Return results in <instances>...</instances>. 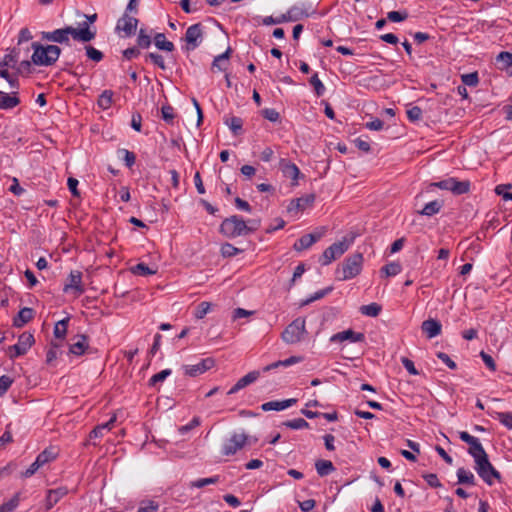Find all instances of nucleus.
<instances>
[{"label": "nucleus", "instance_id": "nucleus-1", "mask_svg": "<svg viewBox=\"0 0 512 512\" xmlns=\"http://www.w3.org/2000/svg\"><path fill=\"white\" fill-rule=\"evenodd\" d=\"M41 36L43 40L60 44L68 45L70 42V37L76 41L87 43L95 38L96 30L90 29L88 23L84 22L80 25L79 28L66 26L51 32H42Z\"/></svg>", "mask_w": 512, "mask_h": 512}, {"label": "nucleus", "instance_id": "nucleus-2", "mask_svg": "<svg viewBox=\"0 0 512 512\" xmlns=\"http://www.w3.org/2000/svg\"><path fill=\"white\" fill-rule=\"evenodd\" d=\"M31 47L34 50L32 62L35 65L51 66L58 60L61 54V48L57 45L44 46L38 42H33Z\"/></svg>", "mask_w": 512, "mask_h": 512}, {"label": "nucleus", "instance_id": "nucleus-3", "mask_svg": "<svg viewBox=\"0 0 512 512\" xmlns=\"http://www.w3.org/2000/svg\"><path fill=\"white\" fill-rule=\"evenodd\" d=\"M20 51L18 48H13L0 60V77L5 79L11 88H18L19 81L16 74L9 73V67L14 68L19 61Z\"/></svg>", "mask_w": 512, "mask_h": 512}, {"label": "nucleus", "instance_id": "nucleus-4", "mask_svg": "<svg viewBox=\"0 0 512 512\" xmlns=\"http://www.w3.org/2000/svg\"><path fill=\"white\" fill-rule=\"evenodd\" d=\"M220 232L228 238L248 235V224L238 215L224 219L220 225Z\"/></svg>", "mask_w": 512, "mask_h": 512}, {"label": "nucleus", "instance_id": "nucleus-5", "mask_svg": "<svg viewBox=\"0 0 512 512\" xmlns=\"http://www.w3.org/2000/svg\"><path fill=\"white\" fill-rule=\"evenodd\" d=\"M305 333V319L298 317L282 332V339L287 344H296L303 339Z\"/></svg>", "mask_w": 512, "mask_h": 512}, {"label": "nucleus", "instance_id": "nucleus-6", "mask_svg": "<svg viewBox=\"0 0 512 512\" xmlns=\"http://www.w3.org/2000/svg\"><path fill=\"white\" fill-rule=\"evenodd\" d=\"M353 242V238L347 240L343 238L341 241L333 243L328 248H326L320 258V262L322 265H329L332 261L341 257L350 247Z\"/></svg>", "mask_w": 512, "mask_h": 512}, {"label": "nucleus", "instance_id": "nucleus-7", "mask_svg": "<svg viewBox=\"0 0 512 512\" xmlns=\"http://www.w3.org/2000/svg\"><path fill=\"white\" fill-rule=\"evenodd\" d=\"M363 255L354 253L347 257L342 264V277L340 280H349L356 277L362 270Z\"/></svg>", "mask_w": 512, "mask_h": 512}, {"label": "nucleus", "instance_id": "nucleus-8", "mask_svg": "<svg viewBox=\"0 0 512 512\" xmlns=\"http://www.w3.org/2000/svg\"><path fill=\"white\" fill-rule=\"evenodd\" d=\"M475 470L480 478L488 485L493 484V478L500 480V473L493 467L487 456H482L477 462H475Z\"/></svg>", "mask_w": 512, "mask_h": 512}, {"label": "nucleus", "instance_id": "nucleus-9", "mask_svg": "<svg viewBox=\"0 0 512 512\" xmlns=\"http://www.w3.org/2000/svg\"><path fill=\"white\" fill-rule=\"evenodd\" d=\"M35 339L33 334L30 332H23L19 338L18 342L15 345H12L8 348V354L11 359L22 356L27 353V351L34 344Z\"/></svg>", "mask_w": 512, "mask_h": 512}, {"label": "nucleus", "instance_id": "nucleus-10", "mask_svg": "<svg viewBox=\"0 0 512 512\" xmlns=\"http://www.w3.org/2000/svg\"><path fill=\"white\" fill-rule=\"evenodd\" d=\"M459 437L463 442L469 445L468 453L474 458L475 462L482 458V456H487L478 438L470 435L466 431L459 432Z\"/></svg>", "mask_w": 512, "mask_h": 512}, {"label": "nucleus", "instance_id": "nucleus-11", "mask_svg": "<svg viewBox=\"0 0 512 512\" xmlns=\"http://www.w3.org/2000/svg\"><path fill=\"white\" fill-rule=\"evenodd\" d=\"M248 436L244 433H234L222 446V454L225 456L234 455L246 444Z\"/></svg>", "mask_w": 512, "mask_h": 512}, {"label": "nucleus", "instance_id": "nucleus-12", "mask_svg": "<svg viewBox=\"0 0 512 512\" xmlns=\"http://www.w3.org/2000/svg\"><path fill=\"white\" fill-rule=\"evenodd\" d=\"M138 23L139 20L136 17L124 12L123 16L117 21L115 31L118 33L122 32L123 37H130L135 33Z\"/></svg>", "mask_w": 512, "mask_h": 512}, {"label": "nucleus", "instance_id": "nucleus-13", "mask_svg": "<svg viewBox=\"0 0 512 512\" xmlns=\"http://www.w3.org/2000/svg\"><path fill=\"white\" fill-rule=\"evenodd\" d=\"M203 38V29L200 23H196L188 27L185 33V41L187 42L186 50L191 51L196 49Z\"/></svg>", "mask_w": 512, "mask_h": 512}, {"label": "nucleus", "instance_id": "nucleus-14", "mask_svg": "<svg viewBox=\"0 0 512 512\" xmlns=\"http://www.w3.org/2000/svg\"><path fill=\"white\" fill-rule=\"evenodd\" d=\"M64 292L73 291L76 296H80L85 292L84 286L82 284V272L78 270H73L70 272L67 282L63 288Z\"/></svg>", "mask_w": 512, "mask_h": 512}, {"label": "nucleus", "instance_id": "nucleus-15", "mask_svg": "<svg viewBox=\"0 0 512 512\" xmlns=\"http://www.w3.org/2000/svg\"><path fill=\"white\" fill-rule=\"evenodd\" d=\"M215 365V361L213 358H205L200 362L194 365H184L183 370L185 375L189 377L199 376L206 371L210 370Z\"/></svg>", "mask_w": 512, "mask_h": 512}, {"label": "nucleus", "instance_id": "nucleus-16", "mask_svg": "<svg viewBox=\"0 0 512 512\" xmlns=\"http://www.w3.org/2000/svg\"><path fill=\"white\" fill-rule=\"evenodd\" d=\"M346 340H349L350 342H363L365 340V335L360 332H355L352 329H347L333 334L330 337V342L332 343H341Z\"/></svg>", "mask_w": 512, "mask_h": 512}, {"label": "nucleus", "instance_id": "nucleus-17", "mask_svg": "<svg viewBox=\"0 0 512 512\" xmlns=\"http://www.w3.org/2000/svg\"><path fill=\"white\" fill-rule=\"evenodd\" d=\"M315 198H316L315 194L311 193V194H306L302 197L293 199L287 208L288 212H290V213L296 212L297 213L299 211L305 210L307 207H310L313 205Z\"/></svg>", "mask_w": 512, "mask_h": 512}, {"label": "nucleus", "instance_id": "nucleus-18", "mask_svg": "<svg viewBox=\"0 0 512 512\" xmlns=\"http://www.w3.org/2000/svg\"><path fill=\"white\" fill-rule=\"evenodd\" d=\"M260 376L259 371H251L242 378H240L234 386L228 391V395H232L245 388L246 386L254 383Z\"/></svg>", "mask_w": 512, "mask_h": 512}, {"label": "nucleus", "instance_id": "nucleus-19", "mask_svg": "<svg viewBox=\"0 0 512 512\" xmlns=\"http://www.w3.org/2000/svg\"><path fill=\"white\" fill-rule=\"evenodd\" d=\"M322 233H309L299 238L293 245L296 251H303L310 248L314 243L321 239Z\"/></svg>", "mask_w": 512, "mask_h": 512}, {"label": "nucleus", "instance_id": "nucleus-20", "mask_svg": "<svg viewBox=\"0 0 512 512\" xmlns=\"http://www.w3.org/2000/svg\"><path fill=\"white\" fill-rule=\"evenodd\" d=\"M279 168L285 177L290 178L294 181L293 185L297 184V180L300 175V170L294 163H291L286 159H281L279 162Z\"/></svg>", "mask_w": 512, "mask_h": 512}, {"label": "nucleus", "instance_id": "nucleus-21", "mask_svg": "<svg viewBox=\"0 0 512 512\" xmlns=\"http://www.w3.org/2000/svg\"><path fill=\"white\" fill-rule=\"evenodd\" d=\"M20 103L18 92L5 93L0 90V109L9 110Z\"/></svg>", "mask_w": 512, "mask_h": 512}, {"label": "nucleus", "instance_id": "nucleus-22", "mask_svg": "<svg viewBox=\"0 0 512 512\" xmlns=\"http://www.w3.org/2000/svg\"><path fill=\"white\" fill-rule=\"evenodd\" d=\"M296 402H297V399H295V398L286 399V400H282V401H278V400L269 401V402L263 403L261 405V409L263 411H281V410L291 407Z\"/></svg>", "mask_w": 512, "mask_h": 512}, {"label": "nucleus", "instance_id": "nucleus-23", "mask_svg": "<svg viewBox=\"0 0 512 512\" xmlns=\"http://www.w3.org/2000/svg\"><path fill=\"white\" fill-rule=\"evenodd\" d=\"M421 329L426 334L427 338L431 339L441 333L442 325L438 320L430 318L423 321Z\"/></svg>", "mask_w": 512, "mask_h": 512}, {"label": "nucleus", "instance_id": "nucleus-24", "mask_svg": "<svg viewBox=\"0 0 512 512\" xmlns=\"http://www.w3.org/2000/svg\"><path fill=\"white\" fill-rule=\"evenodd\" d=\"M77 341L69 346V353L75 356H81L88 348V337L86 335H77Z\"/></svg>", "mask_w": 512, "mask_h": 512}, {"label": "nucleus", "instance_id": "nucleus-25", "mask_svg": "<svg viewBox=\"0 0 512 512\" xmlns=\"http://www.w3.org/2000/svg\"><path fill=\"white\" fill-rule=\"evenodd\" d=\"M34 316V311L32 308L24 307L19 312L18 315L14 318V326L22 327L26 323H28Z\"/></svg>", "mask_w": 512, "mask_h": 512}, {"label": "nucleus", "instance_id": "nucleus-26", "mask_svg": "<svg viewBox=\"0 0 512 512\" xmlns=\"http://www.w3.org/2000/svg\"><path fill=\"white\" fill-rule=\"evenodd\" d=\"M116 421V416H113L109 421L106 423L97 425L90 433H89V439H95L102 437L104 434V431H109L113 428L114 423Z\"/></svg>", "mask_w": 512, "mask_h": 512}, {"label": "nucleus", "instance_id": "nucleus-27", "mask_svg": "<svg viewBox=\"0 0 512 512\" xmlns=\"http://www.w3.org/2000/svg\"><path fill=\"white\" fill-rule=\"evenodd\" d=\"M69 320H70V318L66 317V318L58 321L54 326L53 334H54V337L59 340L58 342L63 343V341L66 337V334H67Z\"/></svg>", "mask_w": 512, "mask_h": 512}, {"label": "nucleus", "instance_id": "nucleus-28", "mask_svg": "<svg viewBox=\"0 0 512 512\" xmlns=\"http://www.w3.org/2000/svg\"><path fill=\"white\" fill-rule=\"evenodd\" d=\"M315 469L320 477L327 476L335 471V467L330 460L319 459L315 462Z\"/></svg>", "mask_w": 512, "mask_h": 512}, {"label": "nucleus", "instance_id": "nucleus-29", "mask_svg": "<svg viewBox=\"0 0 512 512\" xmlns=\"http://www.w3.org/2000/svg\"><path fill=\"white\" fill-rule=\"evenodd\" d=\"M63 343L52 341L50 347L46 352V363L48 365H52L53 362L58 358V356L62 353L61 347Z\"/></svg>", "mask_w": 512, "mask_h": 512}, {"label": "nucleus", "instance_id": "nucleus-30", "mask_svg": "<svg viewBox=\"0 0 512 512\" xmlns=\"http://www.w3.org/2000/svg\"><path fill=\"white\" fill-rule=\"evenodd\" d=\"M154 44L159 50L172 52L175 49L173 42L168 41L163 33L154 36Z\"/></svg>", "mask_w": 512, "mask_h": 512}, {"label": "nucleus", "instance_id": "nucleus-31", "mask_svg": "<svg viewBox=\"0 0 512 512\" xmlns=\"http://www.w3.org/2000/svg\"><path fill=\"white\" fill-rule=\"evenodd\" d=\"M488 414L495 417L499 422L505 426L508 430H512V413L511 412H497L488 411Z\"/></svg>", "mask_w": 512, "mask_h": 512}, {"label": "nucleus", "instance_id": "nucleus-32", "mask_svg": "<svg viewBox=\"0 0 512 512\" xmlns=\"http://www.w3.org/2000/svg\"><path fill=\"white\" fill-rule=\"evenodd\" d=\"M443 207V202L439 200H434L427 203L419 213L424 216H433L440 212Z\"/></svg>", "mask_w": 512, "mask_h": 512}, {"label": "nucleus", "instance_id": "nucleus-33", "mask_svg": "<svg viewBox=\"0 0 512 512\" xmlns=\"http://www.w3.org/2000/svg\"><path fill=\"white\" fill-rule=\"evenodd\" d=\"M301 360H302L301 357L291 356L288 359L276 361V362H274L272 364H269V365L265 366L263 368V371L264 372H268V371L276 369V368H278L280 366L287 367V366L296 364V363L300 362Z\"/></svg>", "mask_w": 512, "mask_h": 512}, {"label": "nucleus", "instance_id": "nucleus-34", "mask_svg": "<svg viewBox=\"0 0 512 512\" xmlns=\"http://www.w3.org/2000/svg\"><path fill=\"white\" fill-rule=\"evenodd\" d=\"M113 96L114 92L112 90H104L98 98V106L103 110L109 109L113 104Z\"/></svg>", "mask_w": 512, "mask_h": 512}, {"label": "nucleus", "instance_id": "nucleus-35", "mask_svg": "<svg viewBox=\"0 0 512 512\" xmlns=\"http://www.w3.org/2000/svg\"><path fill=\"white\" fill-rule=\"evenodd\" d=\"M224 123L230 128L234 135H238L242 132L243 120L237 116L227 117Z\"/></svg>", "mask_w": 512, "mask_h": 512}, {"label": "nucleus", "instance_id": "nucleus-36", "mask_svg": "<svg viewBox=\"0 0 512 512\" xmlns=\"http://www.w3.org/2000/svg\"><path fill=\"white\" fill-rule=\"evenodd\" d=\"M496 63L498 68L505 70L512 66V53L508 51H502L496 56Z\"/></svg>", "mask_w": 512, "mask_h": 512}, {"label": "nucleus", "instance_id": "nucleus-37", "mask_svg": "<svg viewBox=\"0 0 512 512\" xmlns=\"http://www.w3.org/2000/svg\"><path fill=\"white\" fill-rule=\"evenodd\" d=\"M457 478L459 484L475 485V477L472 472L461 467L457 470Z\"/></svg>", "mask_w": 512, "mask_h": 512}, {"label": "nucleus", "instance_id": "nucleus-38", "mask_svg": "<svg viewBox=\"0 0 512 512\" xmlns=\"http://www.w3.org/2000/svg\"><path fill=\"white\" fill-rule=\"evenodd\" d=\"M402 270V266L399 262H390L383 266L380 270L382 276L391 277L398 275Z\"/></svg>", "mask_w": 512, "mask_h": 512}, {"label": "nucleus", "instance_id": "nucleus-39", "mask_svg": "<svg viewBox=\"0 0 512 512\" xmlns=\"http://www.w3.org/2000/svg\"><path fill=\"white\" fill-rule=\"evenodd\" d=\"M219 481H220V476L219 475H215V476H212V477H209V478H201V479H197V480L191 481L188 484V486L190 488H203V487H205L207 485L217 484Z\"/></svg>", "mask_w": 512, "mask_h": 512}, {"label": "nucleus", "instance_id": "nucleus-40", "mask_svg": "<svg viewBox=\"0 0 512 512\" xmlns=\"http://www.w3.org/2000/svg\"><path fill=\"white\" fill-rule=\"evenodd\" d=\"M452 192L455 195H462L469 191L470 182L469 181H458L456 178L452 179Z\"/></svg>", "mask_w": 512, "mask_h": 512}, {"label": "nucleus", "instance_id": "nucleus-41", "mask_svg": "<svg viewBox=\"0 0 512 512\" xmlns=\"http://www.w3.org/2000/svg\"><path fill=\"white\" fill-rule=\"evenodd\" d=\"M381 310V306L377 303H370L368 305H363L360 307V312L363 315L369 317H377L380 314Z\"/></svg>", "mask_w": 512, "mask_h": 512}, {"label": "nucleus", "instance_id": "nucleus-42", "mask_svg": "<svg viewBox=\"0 0 512 512\" xmlns=\"http://www.w3.org/2000/svg\"><path fill=\"white\" fill-rule=\"evenodd\" d=\"M20 503V493H16L9 501L0 505V512H12Z\"/></svg>", "mask_w": 512, "mask_h": 512}, {"label": "nucleus", "instance_id": "nucleus-43", "mask_svg": "<svg viewBox=\"0 0 512 512\" xmlns=\"http://www.w3.org/2000/svg\"><path fill=\"white\" fill-rule=\"evenodd\" d=\"M151 45V36L147 34L146 29L141 28L137 37V46L142 49H147Z\"/></svg>", "mask_w": 512, "mask_h": 512}, {"label": "nucleus", "instance_id": "nucleus-44", "mask_svg": "<svg viewBox=\"0 0 512 512\" xmlns=\"http://www.w3.org/2000/svg\"><path fill=\"white\" fill-rule=\"evenodd\" d=\"M220 252L223 257L230 258L236 256L239 253H242L243 249H239L230 243H224L220 248Z\"/></svg>", "mask_w": 512, "mask_h": 512}, {"label": "nucleus", "instance_id": "nucleus-45", "mask_svg": "<svg viewBox=\"0 0 512 512\" xmlns=\"http://www.w3.org/2000/svg\"><path fill=\"white\" fill-rule=\"evenodd\" d=\"M294 21L309 17V12L302 6L294 5L288 10Z\"/></svg>", "mask_w": 512, "mask_h": 512}, {"label": "nucleus", "instance_id": "nucleus-46", "mask_svg": "<svg viewBox=\"0 0 512 512\" xmlns=\"http://www.w3.org/2000/svg\"><path fill=\"white\" fill-rule=\"evenodd\" d=\"M132 273L140 276H148L156 273V270L151 269L145 263H138L134 267L131 268Z\"/></svg>", "mask_w": 512, "mask_h": 512}, {"label": "nucleus", "instance_id": "nucleus-47", "mask_svg": "<svg viewBox=\"0 0 512 512\" xmlns=\"http://www.w3.org/2000/svg\"><path fill=\"white\" fill-rule=\"evenodd\" d=\"M309 83L313 86L314 91L317 96H322L325 92V86L322 81L319 79L318 74L314 73L310 79Z\"/></svg>", "mask_w": 512, "mask_h": 512}, {"label": "nucleus", "instance_id": "nucleus-48", "mask_svg": "<svg viewBox=\"0 0 512 512\" xmlns=\"http://www.w3.org/2000/svg\"><path fill=\"white\" fill-rule=\"evenodd\" d=\"M85 51H86V56L94 61V62H100L104 55L101 51H99L98 49L94 48L93 46L91 45H86L85 47Z\"/></svg>", "mask_w": 512, "mask_h": 512}, {"label": "nucleus", "instance_id": "nucleus-49", "mask_svg": "<svg viewBox=\"0 0 512 512\" xmlns=\"http://www.w3.org/2000/svg\"><path fill=\"white\" fill-rule=\"evenodd\" d=\"M145 60H150L153 64L159 67L162 70L166 69V64L162 55L158 53H148L145 55Z\"/></svg>", "mask_w": 512, "mask_h": 512}, {"label": "nucleus", "instance_id": "nucleus-50", "mask_svg": "<svg viewBox=\"0 0 512 512\" xmlns=\"http://www.w3.org/2000/svg\"><path fill=\"white\" fill-rule=\"evenodd\" d=\"M56 453L52 449H45L36 458L41 466L55 459Z\"/></svg>", "mask_w": 512, "mask_h": 512}, {"label": "nucleus", "instance_id": "nucleus-51", "mask_svg": "<svg viewBox=\"0 0 512 512\" xmlns=\"http://www.w3.org/2000/svg\"><path fill=\"white\" fill-rule=\"evenodd\" d=\"M211 303L203 301L199 303L195 309L194 316L196 319H202L210 311Z\"/></svg>", "mask_w": 512, "mask_h": 512}, {"label": "nucleus", "instance_id": "nucleus-52", "mask_svg": "<svg viewBox=\"0 0 512 512\" xmlns=\"http://www.w3.org/2000/svg\"><path fill=\"white\" fill-rule=\"evenodd\" d=\"M172 373L171 369H164L160 371L159 373L154 374L149 379V385L155 386L159 382H163L168 376H170Z\"/></svg>", "mask_w": 512, "mask_h": 512}, {"label": "nucleus", "instance_id": "nucleus-53", "mask_svg": "<svg viewBox=\"0 0 512 512\" xmlns=\"http://www.w3.org/2000/svg\"><path fill=\"white\" fill-rule=\"evenodd\" d=\"M284 425L291 429H303V428L309 427V423L306 420H304L303 418L288 420V421L284 422Z\"/></svg>", "mask_w": 512, "mask_h": 512}, {"label": "nucleus", "instance_id": "nucleus-54", "mask_svg": "<svg viewBox=\"0 0 512 512\" xmlns=\"http://www.w3.org/2000/svg\"><path fill=\"white\" fill-rule=\"evenodd\" d=\"M462 83L467 86H476L479 82V77L477 72L463 74L461 76Z\"/></svg>", "mask_w": 512, "mask_h": 512}, {"label": "nucleus", "instance_id": "nucleus-55", "mask_svg": "<svg viewBox=\"0 0 512 512\" xmlns=\"http://www.w3.org/2000/svg\"><path fill=\"white\" fill-rule=\"evenodd\" d=\"M162 119L171 124L175 118L174 108L170 105L162 106L161 108Z\"/></svg>", "mask_w": 512, "mask_h": 512}, {"label": "nucleus", "instance_id": "nucleus-56", "mask_svg": "<svg viewBox=\"0 0 512 512\" xmlns=\"http://www.w3.org/2000/svg\"><path fill=\"white\" fill-rule=\"evenodd\" d=\"M119 153L124 155V162L128 168H131L135 164L136 156L133 152L127 149H121L119 150Z\"/></svg>", "mask_w": 512, "mask_h": 512}, {"label": "nucleus", "instance_id": "nucleus-57", "mask_svg": "<svg viewBox=\"0 0 512 512\" xmlns=\"http://www.w3.org/2000/svg\"><path fill=\"white\" fill-rule=\"evenodd\" d=\"M263 117L271 122H277L280 119V114L273 108H266L262 111Z\"/></svg>", "mask_w": 512, "mask_h": 512}, {"label": "nucleus", "instance_id": "nucleus-58", "mask_svg": "<svg viewBox=\"0 0 512 512\" xmlns=\"http://www.w3.org/2000/svg\"><path fill=\"white\" fill-rule=\"evenodd\" d=\"M407 117L410 121H418L422 117V110L418 106H413L412 108L407 110Z\"/></svg>", "mask_w": 512, "mask_h": 512}, {"label": "nucleus", "instance_id": "nucleus-59", "mask_svg": "<svg viewBox=\"0 0 512 512\" xmlns=\"http://www.w3.org/2000/svg\"><path fill=\"white\" fill-rule=\"evenodd\" d=\"M12 383L13 380L9 376L2 375L0 377V397L6 393V391L9 389Z\"/></svg>", "mask_w": 512, "mask_h": 512}, {"label": "nucleus", "instance_id": "nucleus-60", "mask_svg": "<svg viewBox=\"0 0 512 512\" xmlns=\"http://www.w3.org/2000/svg\"><path fill=\"white\" fill-rule=\"evenodd\" d=\"M227 62H223L218 57H215L212 64H211V70L212 72H220V71H226L228 67Z\"/></svg>", "mask_w": 512, "mask_h": 512}, {"label": "nucleus", "instance_id": "nucleus-61", "mask_svg": "<svg viewBox=\"0 0 512 512\" xmlns=\"http://www.w3.org/2000/svg\"><path fill=\"white\" fill-rule=\"evenodd\" d=\"M331 291H332V287H327L325 289L317 291L316 293H314V295H312L310 298H308L303 304L306 305L313 301L319 300V299L323 298L324 296H326Z\"/></svg>", "mask_w": 512, "mask_h": 512}, {"label": "nucleus", "instance_id": "nucleus-62", "mask_svg": "<svg viewBox=\"0 0 512 512\" xmlns=\"http://www.w3.org/2000/svg\"><path fill=\"white\" fill-rule=\"evenodd\" d=\"M402 365L405 367V369L412 375H418L419 372L415 368L414 362L406 357H403L401 359Z\"/></svg>", "mask_w": 512, "mask_h": 512}, {"label": "nucleus", "instance_id": "nucleus-63", "mask_svg": "<svg viewBox=\"0 0 512 512\" xmlns=\"http://www.w3.org/2000/svg\"><path fill=\"white\" fill-rule=\"evenodd\" d=\"M40 467H42V466L39 464V462L37 460H35L29 466V468H27L24 472H22L21 476L23 478H29V477L33 476Z\"/></svg>", "mask_w": 512, "mask_h": 512}, {"label": "nucleus", "instance_id": "nucleus-64", "mask_svg": "<svg viewBox=\"0 0 512 512\" xmlns=\"http://www.w3.org/2000/svg\"><path fill=\"white\" fill-rule=\"evenodd\" d=\"M159 505L154 501H149L145 506H140L137 512H157Z\"/></svg>", "mask_w": 512, "mask_h": 512}]
</instances>
